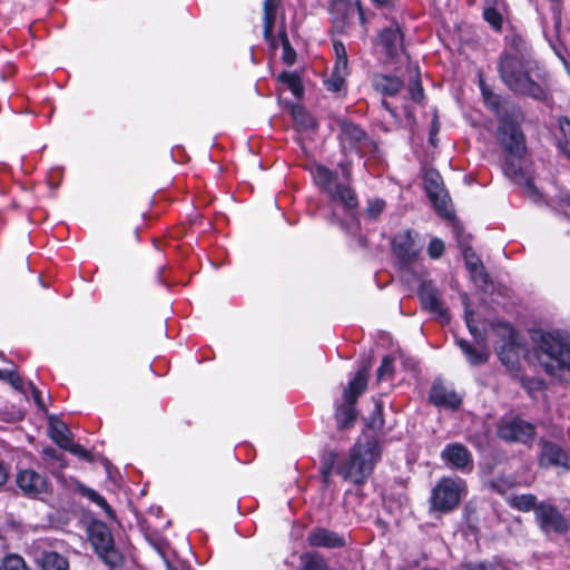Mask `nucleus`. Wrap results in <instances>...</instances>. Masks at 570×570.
Segmentation results:
<instances>
[{
  "label": "nucleus",
  "mask_w": 570,
  "mask_h": 570,
  "mask_svg": "<svg viewBox=\"0 0 570 570\" xmlns=\"http://www.w3.org/2000/svg\"><path fill=\"white\" fill-rule=\"evenodd\" d=\"M505 39L508 47L501 59V80L517 95L544 100L547 90L541 82L543 70L531 58L525 41L515 32L505 36Z\"/></svg>",
  "instance_id": "f257e3e1"
},
{
  "label": "nucleus",
  "mask_w": 570,
  "mask_h": 570,
  "mask_svg": "<svg viewBox=\"0 0 570 570\" xmlns=\"http://www.w3.org/2000/svg\"><path fill=\"white\" fill-rule=\"evenodd\" d=\"M522 120L520 111L501 118V167L509 179L523 188L527 197L538 203L542 196L529 170L525 138L520 127Z\"/></svg>",
  "instance_id": "f03ea898"
},
{
  "label": "nucleus",
  "mask_w": 570,
  "mask_h": 570,
  "mask_svg": "<svg viewBox=\"0 0 570 570\" xmlns=\"http://www.w3.org/2000/svg\"><path fill=\"white\" fill-rule=\"evenodd\" d=\"M534 348L524 356L530 361L534 357L544 372L562 379L567 371L570 373V341L559 332L535 331L532 333Z\"/></svg>",
  "instance_id": "7ed1b4c3"
},
{
  "label": "nucleus",
  "mask_w": 570,
  "mask_h": 570,
  "mask_svg": "<svg viewBox=\"0 0 570 570\" xmlns=\"http://www.w3.org/2000/svg\"><path fill=\"white\" fill-rule=\"evenodd\" d=\"M382 456V445L374 435L365 439L363 443L356 442L350 450L346 459L336 465V473L345 481L355 485H363L372 475L376 463Z\"/></svg>",
  "instance_id": "20e7f679"
},
{
  "label": "nucleus",
  "mask_w": 570,
  "mask_h": 570,
  "mask_svg": "<svg viewBox=\"0 0 570 570\" xmlns=\"http://www.w3.org/2000/svg\"><path fill=\"white\" fill-rule=\"evenodd\" d=\"M370 365L364 364L343 390V402L335 405L334 420L338 431L352 429L357 420L356 402L366 391Z\"/></svg>",
  "instance_id": "39448f33"
},
{
  "label": "nucleus",
  "mask_w": 570,
  "mask_h": 570,
  "mask_svg": "<svg viewBox=\"0 0 570 570\" xmlns=\"http://www.w3.org/2000/svg\"><path fill=\"white\" fill-rule=\"evenodd\" d=\"M466 494V483L460 478L442 476L431 490L430 511L448 514L456 510Z\"/></svg>",
  "instance_id": "423d86ee"
},
{
  "label": "nucleus",
  "mask_w": 570,
  "mask_h": 570,
  "mask_svg": "<svg viewBox=\"0 0 570 570\" xmlns=\"http://www.w3.org/2000/svg\"><path fill=\"white\" fill-rule=\"evenodd\" d=\"M89 541L98 558L110 569L124 564V554L117 549L110 528L100 520H92L87 529Z\"/></svg>",
  "instance_id": "0eeeda50"
},
{
  "label": "nucleus",
  "mask_w": 570,
  "mask_h": 570,
  "mask_svg": "<svg viewBox=\"0 0 570 570\" xmlns=\"http://www.w3.org/2000/svg\"><path fill=\"white\" fill-rule=\"evenodd\" d=\"M423 187L438 215L445 219L454 218V213L449 207L450 197L444 189L443 178L436 169L430 168L425 170Z\"/></svg>",
  "instance_id": "6e6552de"
},
{
  "label": "nucleus",
  "mask_w": 570,
  "mask_h": 570,
  "mask_svg": "<svg viewBox=\"0 0 570 570\" xmlns=\"http://www.w3.org/2000/svg\"><path fill=\"white\" fill-rule=\"evenodd\" d=\"M465 323L469 332L480 346L473 345L465 338L458 337L455 338V343L471 366L483 365L488 363L490 358V352L485 345V336L478 330V326L474 324L473 313L471 311L465 312Z\"/></svg>",
  "instance_id": "1a4fd4ad"
},
{
  "label": "nucleus",
  "mask_w": 570,
  "mask_h": 570,
  "mask_svg": "<svg viewBox=\"0 0 570 570\" xmlns=\"http://www.w3.org/2000/svg\"><path fill=\"white\" fill-rule=\"evenodd\" d=\"M16 485L22 497L32 500H43L52 492L49 478L32 469L19 470L16 475Z\"/></svg>",
  "instance_id": "9d476101"
},
{
  "label": "nucleus",
  "mask_w": 570,
  "mask_h": 570,
  "mask_svg": "<svg viewBox=\"0 0 570 570\" xmlns=\"http://www.w3.org/2000/svg\"><path fill=\"white\" fill-rule=\"evenodd\" d=\"M391 248L399 268L409 271L417 261L422 246L416 244L411 229H404L394 235L391 240Z\"/></svg>",
  "instance_id": "9b49d317"
},
{
  "label": "nucleus",
  "mask_w": 570,
  "mask_h": 570,
  "mask_svg": "<svg viewBox=\"0 0 570 570\" xmlns=\"http://www.w3.org/2000/svg\"><path fill=\"white\" fill-rule=\"evenodd\" d=\"M404 38L405 33L403 27L393 18L391 19L390 26L380 30L375 43L381 48L387 59L395 60L401 53L406 52Z\"/></svg>",
  "instance_id": "f8f14e48"
},
{
  "label": "nucleus",
  "mask_w": 570,
  "mask_h": 570,
  "mask_svg": "<svg viewBox=\"0 0 570 570\" xmlns=\"http://www.w3.org/2000/svg\"><path fill=\"white\" fill-rule=\"evenodd\" d=\"M340 132L337 139L340 145L345 149L348 148L357 155H361V147L370 140V136L365 129L350 119L343 118L337 121Z\"/></svg>",
  "instance_id": "ddd939ff"
},
{
  "label": "nucleus",
  "mask_w": 570,
  "mask_h": 570,
  "mask_svg": "<svg viewBox=\"0 0 570 570\" xmlns=\"http://www.w3.org/2000/svg\"><path fill=\"white\" fill-rule=\"evenodd\" d=\"M441 460L444 464L452 469L461 472H471L474 463L473 458L469 449L460 442L448 443L441 451Z\"/></svg>",
  "instance_id": "4468645a"
},
{
  "label": "nucleus",
  "mask_w": 570,
  "mask_h": 570,
  "mask_svg": "<svg viewBox=\"0 0 570 570\" xmlns=\"http://www.w3.org/2000/svg\"><path fill=\"white\" fill-rule=\"evenodd\" d=\"M501 342L508 340L501 345V363L505 364L508 368H514L519 363V357L524 354V347L520 343L519 333L509 324L501 322Z\"/></svg>",
  "instance_id": "2eb2a0df"
},
{
  "label": "nucleus",
  "mask_w": 570,
  "mask_h": 570,
  "mask_svg": "<svg viewBox=\"0 0 570 570\" xmlns=\"http://www.w3.org/2000/svg\"><path fill=\"white\" fill-rule=\"evenodd\" d=\"M417 296L423 309L442 318L449 317L448 308L444 306L441 293L433 281H422L417 289Z\"/></svg>",
  "instance_id": "dca6fc26"
},
{
  "label": "nucleus",
  "mask_w": 570,
  "mask_h": 570,
  "mask_svg": "<svg viewBox=\"0 0 570 570\" xmlns=\"http://www.w3.org/2000/svg\"><path fill=\"white\" fill-rule=\"evenodd\" d=\"M535 519L546 533H562L568 529V522L556 507L541 502L535 507Z\"/></svg>",
  "instance_id": "f3484780"
},
{
  "label": "nucleus",
  "mask_w": 570,
  "mask_h": 570,
  "mask_svg": "<svg viewBox=\"0 0 570 570\" xmlns=\"http://www.w3.org/2000/svg\"><path fill=\"white\" fill-rule=\"evenodd\" d=\"M429 402L436 407L456 411L462 405V397L454 390H449L442 380L436 379L430 387Z\"/></svg>",
  "instance_id": "a211bd4d"
},
{
  "label": "nucleus",
  "mask_w": 570,
  "mask_h": 570,
  "mask_svg": "<svg viewBox=\"0 0 570 570\" xmlns=\"http://www.w3.org/2000/svg\"><path fill=\"white\" fill-rule=\"evenodd\" d=\"M306 541L312 548L338 549L346 546L344 535L323 527L313 528Z\"/></svg>",
  "instance_id": "6ab92c4d"
},
{
  "label": "nucleus",
  "mask_w": 570,
  "mask_h": 570,
  "mask_svg": "<svg viewBox=\"0 0 570 570\" xmlns=\"http://www.w3.org/2000/svg\"><path fill=\"white\" fill-rule=\"evenodd\" d=\"M371 85L382 97H395L402 91L404 81L394 75L375 72L371 78Z\"/></svg>",
  "instance_id": "aec40b11"
},
{
  "label": "nucleus",
  "mask_w": 570,
  "mask_h": 570,
  "mask_svg": "<svg viewBox=\"0 0 570 570\" xmlns=\"http://www.w3.org/2000/svg\"><path fill=\"white\" fill-rule=\"evenodd\" d=\"M533 435V425L522 420H513L509 423L501 424V439L524 443L531 440Z\"/></svg>",
  "instance_id": "412c9836"
},
{
  "label": "nucleus",
  "mask_w": 570,
  "mask_h": 570,
  "mask_svg": "<svg viewBox=\"0 0 570 570\" xmlns=\"http://www.w3.org/2000/svg\"><path fill=\"white\" fill-rule=\"evenodd\" d=\"M498 439L499 423L489 424L483 425L482 431L475 433L474 443L480 452L493 455L498 446Z\"/></svg>",
  "instance_id": "4be33fe9"
},
{
  "label": "nucleus",
  "mask_w": 570,
  "mask_h": 570,
  "mask_svg": "<svg viewBox=\"0 0 570 570\" xmlns=\"http://www.w3.org/2000/svg\"><path fill=\"white\" fill-rule=\"evenodd\" d=\"M35 562L40 570H69L68 558L53 550L39 551Z\"/></svg>",
  "instance_id": "5701e85b"
},
{
  "label": "nucleus",
  "mask_w": 570,
  "mask_h": 570,
  "mask_svg": "<svg viewBox=\"0 0 570 570\" xmlns=\"http://www.w3.org/2000/svg\"><path fill=\"white\" fill-rule=\"evenodd\" d=\"M540 464L542 466H559L568 470V456L557 444L544 442L541 449Z\"/></svg>",
  "instance_id": "b1692460"
},
{
  "label": "nucleus",
  "mask_w": 570,
  "mask_h": 570,
  "mask_svg": "<svg viewBox=\"0 0 570 570\" xmlns=\"http://www.w3.org/2000/svg\"><path fill=\"white\" fill-rule=\"evenodd\" d=\"M352 0H328L330 11L334 14L333 29L337 33H344L348 24V11Z\"/></svg>",
  "instance_id": "393cba45"
},
{
  "label": "nucleus",
  "mask_w": 570,
  "mask_h": 570,
  "mask_svg": "<svg viewBox=\"0 0 570 570\" xmlns=\"http://www.w3.org/2000/svg\"><path fill=\"white\" fill-rule=\"evenodd\" d=\"M328 196L332 200L340 202L347 210H353L360 205L355 189L348 185L337 184Z\"/></svg>",
  "instance_id": "a878e982"
},
{
  "label": "nucleus",
  "mask_w": 570,
  "mask_h": 570,
  "mask_svg": "<svg viewBox=\"0 0 570 570\" xmlns=\"http://www.w3.org/2000/svg\"><path fill=\"white\" fill-rule=\"evenodd\" d=\"M311 174L313 176L315 185L322 191L328 195L334 189L332 188V185L337 177L336 171L330 169L323 164L316 163L311 169Z\"/></svg>",
  "instance_id": "bb28decb"
},
{
  "label": "nucleus",
  "mask_w": 570,
  "mask_h": 570,
  "mask_svg": "<svg viewBox=\"0 0 570 570\" xmlns=\"http://www.w3.org/2000/svg\"><path fill=\"white\" fill-rule=\"evenodd\" d=\"M49 436L62 450L72 442V435L65 422L55 416L49 417Z\"/></svg>",
  "instance_id": "cd10ccee"
},
{
  "label": "nucleus",
  "mask_w": 570,
  "mask_h": 570,
  "mask_svg": "<svg viewBox=\"0 0 570 570\" xmlns=\"http://www.w3.org/2000/svg\"><path fill=\"white\" fill-rule=\"evenodd\" d=\"M297 570H332L325 557L318 551H306L299 556Z\"/></svg>",
  "instance_id": "c85d7f7f"
},
{
  "label": "nucleus",
  "mask_w": 570,
  "mask_h": 570,
  "mask_svg": "<svg viewBox=\"0 0 570 570\" xmlns=\"http://www.w3.org/2000/svg\"><path fill=\"white\" fill-rule=\"evenodd\" d=\"M291 115L295 125L302 130H315L318 127L315 117L303 105H293Z\"/></svg>",
  "instance_id": "c756f323"
},
{
  "label": "nucleus",
  "mask_w": 570,
  "mask_h": 570,
  "mask_svg": "<svg viewBox=\"0 0 570 570\" xmlns=\"http://www.w3.org/2000/svg\"><path fill=\"white\" fill-rule=\"evenodd\" d=\"M77 491L79 494H81L82 497H86L91 502L96 503L99 508H101L110 519H112V520L116 519V513L112 510V508L110 507V504L107 502L105 497H102L97 491H95L91 488L86 487L82 483H77Z\"/></svg>",
  "instance_id": "7c9ffc66"
},
{
  "label": "nucleus",
  "mask_w": 570,
  "mask_h": 570,
  "mask_svg": "<svg viewBox=\"0 0 570 570\" xmlns=\"http://www.w3.org/2000/svg\"><path fill=\"white\" fill-rule=\"evenodd\" d=\"M337 463V453L334 450L326 451L321 456L320 474L323 485L328 488L333 470Z\"/></svg>",
  "instance_id": "2f4dec72"
},
{
  "label": "nucleus",
  "mask_w": 570,
  "mask_h": 570,
  "mask_svg": "<svg viewBox=\"0 0 570 570\" xmlns=\"http://www.w3.org/2000/svg\"><path fill=\"white\" fill-rule=\"evenodd\" d=\"M278 81L286 85L295 98L302 99L304 96V86L302 78L297 72L283 71L277 77Z\"/></svg>",
  "instance_id": "473e14b6"
},
{
  "label": "nucleus",
  "mask_w": 570,
  "mask_h": 570,
  "mask_svg": "<svg viewBox=\"0 0 570 570\" xmlns=\"http://www.w3.org/2000/svg\"><path fill=\"white\" fill-rule=\"evenodd\" d=\"M478 77L479 88L481 90L485 107L493 111L497 117H499V95L494 94L493 90L488 86L482 72H479Z\"/></svg>",
  "instance_id": "72a5a7b5"
},
{
  "label": "nucleus",
  "mask_w": 570,
  "mask_h": 570,
  "mask_svg": "<svg viewBox=\"0 0 570 570\" xmlns=\"http://www.w3.org/2000/svg\"><path fill=\"white\" fill-rule=\"evenodd\" d=\"M507 502L510 507L522 512L531 510L535 512V507H538L537 498L533 494L512 495L507 498Z\"/></svg>",
  "instance_id": "f704fd0d"
},
{
  "label": "nucleus",
  "mask_w": 570,
  "mask_h": 570,
  "mask_svg": "<svg viewBox=\"0 0 570 570\" xmlns=\"http://www.w3.org/2000/svg\"><path fill=\"white\" fill-rule=\"evenodd\" d=\"M414 71H415V77L413 80L410 81L407 91H409L410 98L414 102H421L425 98V94H424V88H423V83L421 80L420 68L417 65L414 67Z\"/></svg>",
  "instance_id": "c9c22d12"
},
{
  "label": "nucleus",
  "mask_w": 570,
  "mask_h": 570,
  "mask_svg": "<svg viewBox=\"0 0 570 570\" xmlns=\"http://www.w3.org/2000/svg\"><path fill=\"white\" fill-rule=\"evenodd\" d=\"M2 570H32L18 553H7L2 558Z\"/></svg>",
  "instance_id": "e433bc0d"
},
{
  "label": "nucleus",
  "mask_w": 570,
  "mask_h": 570,
  "mask_svg": "<svg viewBox=\"0 0 570 570\" xmlns=\"http://www.w3.org/2000/svg\"><path fill=\"white\" fill-rule=\"evenodd\" d=\"M348 71L333 69L332 75L324 81L325 88L331 92H340L345 87V76Z\"/></svg>",
  "instance_id": "4c0bfd02"
},
{
  "label": "nucleus",
  "mask_w": 570,
  "mask_h": 570,
  "mask_svg": "<svg viewBox=\"0 0 570 570\" xmlns=\"http://www.w3.org/2000/svg\"><path fill=\"white\" fill-rule=\"evenodd\" d=\"M561 136L558 138V145L562 151L570 158V120L561 118L559 120Z\"/></svg>",
  "instance_id": "58836bf2"
},
{
  "label": "nucleus",
  "mask_w": 570,
  "mask_h": 570,
  "mask_svg": "<svg viewBox=\"0 0 570 570\" xmlns=\"http://www.w3.org/2000/svg\"><path fill=\"white\" fill-rule=\"evenodd\" d=\"M333 49L336 57L334 69L348 71V58L344 43L341 40H333Z\"/></svg>",
  "instance_id": "ea45409f"
},
{
  "label": "nucleus",
  "mask_w": 570,
  "mask_h": 570,
  "mask_svg": "<svg viewBox=\"0 0 570 570\" xmlns=\"http://www.w3.org/2000/svg\"><path fill=\"white\" fill-rule=\"evenodd\" d=\"M484 1V10L483 18L488 21L495 30L499 31V10L495 8V3L498 0H483Z\"/></svg>",
  "instance_id": "a19ab883"
},
{
  "label": "nucleus",
  "mask_w": 570,
  "mask_h": 570,
  "mask_svg": "<svg viewBox=\"0 0 570 570\" xmlns=\"http://www.w3.org/2000/svg\"><path fill=\"white\" fill-rule=\"evenodd\" d=\"M386 207L384 199L375 198L367 202L365 216L370 220H376Z\"/></svg>",
  "instance_id": "79ce46f5"
},
{
  "label": "nucleus",
  "mask_w": 570,
  "mask_h": 570,
  "mask_svg": "<svg viewBox=\"0 0 570 570\" xmlns=\"http://www.w3.org/2000/svg\"><path fill=\"white\" fill-rule=\"evenodd\" d=\"M394 375V360L391 355H385L382 358L381 365L376 371L377 381L392 379Z\"/></svg>",
  "instance_id": "37998d69"
},
{
  "label": "nucleus",
  "mask_w": 570,
  "mask_h": 570,
  "mask_svg": "<svg viewBox=\"0 0 570 570\" xmlns=\"http://www.w3.org/2000/svg\"><path fill=\"white\" fill-rule=\"evenodd\" d=\"M0 380L9 382L14 390L22 391L23 382L17 371L0 368Z\"/></svg>",
  "instance_id": "c03bdc74"
},
{
  "label": "nucleus",
  "mask_w": 570,
  "mask_h": 570,
  "mask_svg": "<svg viewBox=\"0 0 570 570\" xmlns=\"http://www.w3.org/2000/svg\"><path fill=\"white\" fill-rule=\"evenodd\" d=\"M440 129H441V122H440V118H439V111H438V109H434L431 125H430V130H429V144L432 147L438 146V142H439L438 135L440 132Z\"/></svg>",
  "instance_id": "a18cd8bd"
},
{
  "label": "nucleus",
  "mask_w": 570,
  "mask_h": 570,
  "mask_svg": "<svg viewBox=\"0 0 570 570\" xmlns=\"http://www.w3.org/2000/svg\"><path fill=\"white\" fill-rule=\"evenodd\" d=\"M463 257H464L466 267L471 273L476 272L479 269V267L482 266L480 258L475 255L472 247H470V246H466L463 249Z\"/></svg>",
  "instance_id": "49530a36"
},
{
  "label": "nucleus",
  "mask_w": 570,
  "mask_h": 570,
  "mask_svg": "<svg viewBox=\"0 0 570 570\" xmlns=\"http://www.w3.org/2000/svg\"><path fill=\"white\" fill-rule=\"evenodd\" d=\"M66 451L70 452L71 454L80 458L81 460L86 461V462H94L95 461V458H94V454L88 451L87 449H85L82 445L78 444V443H73L71 442L68 448L66 449Z\"/></svg>",
  "instance_id": "de8ad7c7"
},
{
  "label": "nucleus",
  "mask_w": 570,
  "mask_h": 570,
  "mask_svg": "<svg viewBox=\"0 0 570 570\" xmlns=\"http://www.w3.org/2000/svg\"><path fill=\"white\" fill-rule=\"evenodd\" d=\"M472 277L476 283H479V286L484 291L488 292L489 287L492 285V282L490 279L489 274L484 271L483 265L479 267V269L474 273H471Z\"/></svg>",
  "instance_id": "09e8293b"
},
{
  "label": "nucleus",
  "mask_w": 570,
  "mask_h": 570,
  "mask_svg": "<svg viewBox=\"0 0 570 570\" xmlns=\"http://www.w3.org/2000/svg\"><path fill=\"white\" fill-rule=\"evenodd\" d=\"M42 455L46 460L56 461L59 468L66 466L65 455L55 448L47 446L42 450Z\"/></svg>",
  "instance_id": "8fccbe9b"
},
{
  "label": "nucleus",
  "mask_w": 570,
  "mask_h": 570,
  "mask_svg": "<svg viewBox=\"0 0 570 570\" xmlns=\"http://www.w3.org/2000/svg\"><path fill=\"white\" fill-rule=\"evenodd\" d=\"M384 424V417H383V405L381 403H375L374 411L371 415L370 422L367 423V426L371 429H381Z\"/></svg>",
  "instance_id": "3c124183"
},
{
  "label": "nucleus",
  "mask_w": 570,
  "mask_h": 570,
  "mask_svg": "<svg viewBox=\"0 0 570 570\" xmlns=\"http://www.w3.org/2000/svg\"><path fill=\"white\" fill-rule=\"evenodd\" d=\"M445 246L442 239L432 238L428 246V253L431 258H440L444 253Z\"/></svg>",
  "instance_id": "603ef678"
},
{
  "label": "nucleus",
  "mask_w": 570,
  "mask_h": 570,
  "mask_svg": "<svg viewBox=\"0 0 570 570\" xmlns=\"http://www.w3.org/2000/svg\"><path fill=\"white\" fill-rule=\"evenodd\" d=\"M29 389L38 409L41 411H47L46 404L42 400L41 391L32 382L29 383Z\"/></svg>",
  "instance_id": "864d4df0"
},
{
  "label": "nucleus",
  "mask_w": 570,
  "mask_h": 570,
  "mask_svg": "<svg viewBox=\"0 0 570 570\" xmlns=\"http://www.w3.org/2000/svg\"><path fill=\"white\" fill-rule=\"evenodd\" d=\"M282 4V0H264L263 13L277 16V10Z\"/></svg>",
  "instance_id": "5fc2aeb1"
},
{
  "label": "nucleus",
  "mask_w": 570,
  "mask_h": 570,
  "mask_svg": "<svg viewBox=\"0 0 570 570\" xmlns=\"http://www.w3.org/2000/svg\"><path fill=\"white\" fill-rule=\"evenodd\" d=\"M282 59H283L284 63H286L287 66L294 65V62L296 61V51L292 47V45L283 47Z\"/></svg>",
  "instance_id": "6e6d98bb"
},
{
  "label": "nucleus",
  "mask_w": 570,
  "mask_h": 570,
  "mask_svg": "<svg viewBox=\"0 0 570 570\" xmlns=\"http://www.w3.org/2000/svg\"><path fill=\"white\" fill-rule=\"evenodd\" d=\"M462 568L464 570H494V568L490 563H487V562H480V563L465 562L462 564Z\"/></svg>",
  "instance_id": "4d7b16f0"
},
{
  "label": "nucleus",
  "mask_w": 570,
  "mask_h": 570,
  "mask_svg": "<svg viewBox=\"0 0 570 570\" xmlns=\"http://www.w3.org/2000/svg\"><path fill=\"white\" fill-rule=\"evenodd\" d=\"M10 475V470L7 464H4L2 461H0V488L3 487Z\"/></svg>",
  "instance_id": "13d9d810"
},
{
  "label": "nucleus",
  "mask_w": 570,
  "mask_h": 570,
  "mask_svg": "<svg viewBox=\"0 0 570 570\" xmlns=\"http://www.w3.org/2000/svg\"><path fill=\"white\" fill-rule=\"evenodd\" d=\"M278 39L281 41L282 47L291 45L284 22L282 23V26L278 29Z\"/></svg>",
  "instance_id": "bf43d9fd"
},
{
  "label": "nucleus",
  "mask_w": 570,
  "mask_h": 570,
  "mask_svg": "<svg viewBox=\"0 0 570 570\" xmlns=\"http://www.w3.org/2000/svg\"><path fill=\"white\" fill-rule=\"evenodd\" d=\"M263 21H264V24H263V28L264 29H271L274 31V27H275V21H276V16L274 14H263Z\"/></svg>",
  "instance_id": "052dcab7"
},
{
  "label": "nucleus",
  "mask_w": 570,
  "mask_h": 570,
  "mask_svg": "<svg viewBox=\"0 0 570 570\" xmlns=\"http://www.w3.org/2000/svg\"><path fill=\"white\" fill-rule=\"evenodd\" d=\"M375 8H394L396 0H370Z\"/></svg>",
  "instance_id": "680f3d73"
},
{
  "label": "nucleus",
  "mask_w": 570,
  "mask_h": 570,
  "mask_svg": "<svg viewBox=\"0 0 570 570\" xmlns=\"http://www.w3.org/2000/svg\"><path fill=\"white\" fill-rule=\"evenodd\" d=\"M273 30L263 28V37L265 41L269 42L273 48L276 47Z\"/></svg>",
  "instance_id": "e2e57ef3"
},
{
  "label": "nucleus",
  "mask_w": 570,
  "mask_h": 570,
  "mask_svg": "<svg viewBox=\"0 0 570 570\" xmlns=\"http://www.w3.org/2000/svg\"><path fill=\"white\" fill-rule=\"evenodd\" d=\"M381 106L382 108H384L386 111L390 112V115L393 117V118H396V111L395 109L392 107V105L386 100V99H382L381 100Z\"/></svg>",
  "instance_id": "0e129e2a"
},
{
  "label": "nucleus",
  "mask_w": 570,
  "mask_h": 570,
  "mask_svg": "<svg viewBox=\"0 0 570 570\" xmlns=\"http://www.w3.org/2000/svg\"><path fill=\"white\" fill-rule=\"evenodd\" d=\"M358 16H360V21H361L362 23H365V22H366V18H365V12H364L363 8H360V13H358Z\"/></svg>",
  "instance_id": "69168bd1"
},
{
  "label": "nucleus",
  "mask_w": 570,
  "mask_h": 570,
  "mask_svg": "<svg viewBox=\"0 0 570 570\" xmlns=\"http://www.w3.org/2000/svg\"><path fill=\"white\" fill-rule=\"evenodd\" d=\"M358 243L361 246L366 247L367 246V239L364 236H360Z\"/></svg>",
  "instance_id": "338daca9"
},
{
  "label": "nucleus",
  "mask_w": 570,
  "mask_h": 570,
  "mask_svg": "<svg viewBox=\"0 0 570 570\" xmlns=\"http://www.w3.org/2000/svg\"><path fill=\"white\" fill-rule=\"evenodd\" d=\"M490 485L494 491L499 492V484L497 481H490Z\"/></svg>",
  "instance_id": "774afa93"
}]
</instances>
